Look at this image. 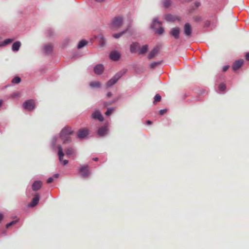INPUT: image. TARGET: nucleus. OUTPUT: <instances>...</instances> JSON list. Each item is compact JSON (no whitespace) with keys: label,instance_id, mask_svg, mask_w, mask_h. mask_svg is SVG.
I'll return each mask as SVG.
<instances>
[{"label":"nucleus","instance_id":"obj_8","mask_svg":"<svg viewBox=\"0 0 249 249\" xmlns=\"http://www.w3.org/2000/svg\"><path fill=\"white\" fill-rule=\"evenodd\" d=\"M183 31L184 34L187 37L189 38L191 37L192 32V29L191 26L189 23H187L184 25Z\"/></svg>","mask_w":249,"mask_h":249},{"label":"nucleus","instance_id":"obj_26","mask_svg":"<svg viewBox=\"0 0 249 249\" xmlns=\"http://www.w3.org/2000/svg\"><path fill=\"white\" fill-rule=\"evenodd\" d=\"M21 82V79L18 76H16L11 81V82L13 84H18Z\"/></svg>","mask_w":249,"mask_h":249},{"label":"nucleus","instance_id":"obj_24","mask_svg":"<svg viewBox=\"0 0 249 249\" xmlns=\"http://www.w3.org/2000/svg\"><path fill=\"white\" fill-rule=\"evenodd\" d=\"M60 138L63 141L64 143H69L71 142L70 135H66L64 138L63 137H60Z\"/></svg>","mask_w":249,"mask_h":249},{"label":"nucleus","instance_id":"obj_4","mask_svg":"<svg viewBox=\"0 0 249 249\" xmlns=\"http://www.w3.org/2000/svg\"><path fill=\"white\" fill-rule=\"evenodd\" d=\"M123 73L122 72L120 71L119 72H118L116 73L113 78L110 79L107 84V87H110L113 85H114L117 81L123 75Z\"/></svg>","mask_w":249,"mask_h":249},{"label":"nucleus","instance_id":"obj_39","mask_svg":"<svg viewBox=\"0 0 249 249\" xmlns=\"http://www.w3.org/2000/svg\"><path fill=\"white\" fill-rule=\"evenodd\" d=\"M19 95V93L18 92H16V93H14L12 94V96L13 97V98H15L16 97H18Z\"/></svg>","mask_w":249,"mask_h":249},{"label":"nucleus","instance_id":"obj_14","mask_svg":"<svg viewBox=\"0 0 249 249\" xmlns=\"http://www.w3.org/2000/svg\"><path fill=\"white\" fill-rule=\"evenodd\" d=\"M110 58L114 61H117L120 57V54L119 52L114 51L110 53L109 55Z\"/></svg>","mask_w":249,"mask_h":249},{"label":"nucleus","instance_id":"obj_18","mask_svg":"<svg viewBox=\"0 0 249 249\" xmlns=\"http://www.w3.org/2000/svg\"><path fill=\"white\" fill-rule=\"evenodd\" d=\"M140 49V46L138 43L134 42L130 45V52L135 53Z\"/></svg>","mask_w":249,"mask_h":249},{"label":"nucleus","instance_id":"obj_32","mask_svg":"<svg viewBox=\"0 0 249 249\" xmlns=\"http://www.w3.org/2000/svg\"><path fill=\"white\" fill-rule=\"evenodd\" d=\"M161 99V96H160V95L159 94H157L155 96V97H154V103L160 101Z\"/></svg>","mask_w":249,"mask_h":249},{"label":"nucleus","instance_id":"obj_19","mask_svg":"<svg viewBox=\"0 0 249 249\" xmlns=\"http://www.w3.org/2000/svg\"><path fill=\"white\" fill-rule=\"evenodd\" d=\"M65 152L67 156H75V151L72 147H68L65 149Z\"/></svg>","mask_w":249,"mask_h":249},{"label":"nucleus","instance_id":"obj_45","mask_svg":"<svg viewBox=\"0 0 249 249\" xmlns=\"http://www.w3.org/2000/svg\"><path fill=\"white\" fill-rule=\"evenodd\" d=\"M107 96L108 97H110V96H112V93H111V92H108V93H107Z\"/></svg>","mask_w":249,"mask_h":249},{"label":"nucleus","instance_id":"obj_20","mask_svg":"<svg viewBox=\"0 0 249 249\" xmlns=\"http://www.w3.org/2000/svg\"><path fill=\"white\" fill-rule=\"evenodd\" d=\"M20 46L21 43L19 41H16L14 42L12 45V50L14 52L18 51Z\"/></svg>","mask_w":249,"mask_h":249},{"label":"nucleus","instance_id":"obj_28","mask_svg":"<svg viewBox=\"0 0 249 249\" xmlns=\"http://www.w3.org/2000/svg\"><path fill=\"white\" fill-rule=\"evenodd\" d=\"M87 43V42L85 40H81L77 46V47L78 49L82 48L84 46H85Z\"/></svg>","mask_w":249,"mask_h":249},{"label":"nucleus","instance_id":"obj_46","mask_svg":"<svg viewBox=\"0 0 249 249\" xmlns=\"http://www.w3.org/2000/svg\"><path fill=\"white\" fill-rule=\"evenodd\" d=\"M3 217V215L1 213H0V222L2 220Z\"/></svg>","mask_w":249,"mask_h":249},{"label":"nucleus","instance_id":"obj_37","mask_svg":"<svg viewBox=\"0 0 249 249\" xmlns=\"http://www.w3.org/2000/svg\"><path fill=\"white\" fill-rule=\"evenodd\" d=\"M166 112H167V110L166 109H161V110H160V114L161 115H162L163 114H164Z\"/></svg>","mask_w":249,"mask_h":249},{"label":"nucleus","instance_id":"obj_25","mask_svg":"<svg viewBox=\"0 0 249 249\" xmlns=\"http://www.w3.org/2000/svg\"><path fill=\"white\" fill-rule=\"evenodd\" d=\"M158 53V50L156 48L153 49L148 54V58L151 59Z\"/></svg>","mask_w":249,"mask_h":249},{"label":"nucleus","instance_id":"obj_22","mask_svg":"<svg viewBox=\"0 0 249 249\" xmlns=\"http://www.w3.org/2000/svg\"><path fill=\"white\" fill-rule=\"evenodd\" d=\"M53 46L51 44H48L44 46V50L46 53H49L52 52Z\"/></svg>","mask_w":249,"mask_h":249},{"label":"nucleus","instance_id":"obj_49","mask_svg":"<svg viewBox=\"0 0 249 249\" xmlns=\"http://www.w3.org/2000/svg\"><path fill=\"white\" fill-rule=\"evenodd\" d=\"M90 86L91 87H93V82H91L90 83Z\"/></svg>","mask_w":249,"mask_h":249},{"label":"nucleus","instance_id":"obj_1","mask_svg":"<svg viewBox=\"0 0 249 249\" xmlns=\"http://www.w3.org/2000/svg\"><path fill=\"white\" fill-rule=\"evenodd\" d=\"M123 23L124 18L121 16H118L112 19L110 27L112 30H117L122 27Z\"/></svg>","mask_w":249,"mask_h":249},{"label":"nucleus","instance_id":"obj_15","mask_svg":"<svg viewBox=\"0 0 249 249\" xmlns=\"http://www.w3.org/2000/svg\"><path fill=\"white\" fill-rule=\"evenodd\" d=\"M104 70V67L102 64H98L94 67V73L97 74L102 73Z\"/></svg>","mask_w":249,"mask_h":249},{"label":"nucleus","instance_id":"obj_13","mask_svg":"<svg viewBox=\"0 0 249 249\" xmlns=\"http://www.w3.org/2000/svg\"><path fill=\"white\" fill-rule=\"evenodd\" d=\"M179 33H180V29L178 27L173 28L170 31L171 35L175 39L178 38Z\"/></svg>","mask_w":249,"mask_h":249},{"label":"nucleus","instance_id":"obj_34","mask_svg":"<svg viewBox=\"0 0 249 249\" xmlns=\"http://www.w3.org/2000/svg\"><path fill=\"white\" fill-rule=\"evenodd\" d=\"M160 63V62H153V63H152L150 65V67L151 69H154V68H155L157 66H158L159 64Z\"/></svg>","mask_w":249,"mask_h":249},{"label":"nucleus","instance_id":"obj_29","mask_svg":"<svg viewBox=\"0 0 249 249\" xmlns=\"http://www.w3.org/2000/svg\"><path fill=\"white\" fill-rule=\"evenodd\" d=\"M13 40H14L13 39H11V38L6 39L3 41L2 44L1 45H0V46H5L7 44H9L11 43Z\"/></svg>","mask_w":249,"mask_h":249},{"label":"nucleus","instance_id":"obj_47","mask_svg":"<svg viewBox=\"0 0 249 249\" xmlns=\"http://www.w3.org/2000/svg\"><path fill=\"white\" fill-rule=\"evenodd\" d=\"M58 177H59V174H56L53 175V177L56 178H58Z\"/></svg>","mask_w":249,"mask_h":249},{"label":"nucleus","instance_id":"obj_3","mask_svg":"<svg viewBox=\"0 0 249 249\" xmlns=\"http://www.w3.org/2000/svg\"><path fill=\"white\" fill-rule=\"evenodd\" d=\"M78 172L82 178H88L90 175L89 166L87 165L81 166L78 170Z\"/></svg>","mask_w":249,"mask_h":249},{"label":"nucleus","instance_id":"obj_9","mask_svg":"<svg viewBox=\"0 0 249 249\" xmlns=\"http://www.w3.org/2000/svg\"><path fill=\"white\" fill-rule=\"evenodd\" d=\"M89 134V130L87 128H82L78 130L77 132V137L82 139L85 138Z\"/></svg>","mask_w":249,"mask_h":249},{"label":"nucleus","instance_id":"obj_11","mask_svg":"<svg viewBox=\"0 0 249 249\" xmlns=\"http://www.w3.org/2000/svg\"><path fill=\"white\" fill-rule=\"evenodd\" d=\"M39 196L38 194H36L34 197L32 199L31 202L28 204L29 207H33L36 206L39 202Z\"/></svg>","mask_w":249,"mask_h":249},{"label":"nucleus","instance_id":"obj_10","mask_svg":"<svg viewBox=\"0 0 249 249\" xmlns=\"http://www.w3.org/2000/svg\"><path fill=\"white\" fill-rule=\"evenodd\" d=\"M244 60L243 59H239L235 61L232 66V68L234 71H236L238 70L240 68L242 67L243 64Z\"/></svg>","mask_w":249,"mask_h":249},{"label":"nucleus","instance_id":"obj_21","mask_svg":"<svg viewBox=\"0 0 249 249\" xmlns=\"http://www.w3.org/2000/svg\"><path fill=\"white\" fill-rule=\"evenodd\" d=\"M95 38L98 40L101 47H104L105 46V40L102 35H100L98 37H94V39Z\"/></svg>","mask_w":249,"mask_h":249},{"label":"nucleus","instance_id":"obj_17","mask_svg":"<svg viewBox=\"0 0 249 249\" xmlns=\"http://www.w3.org/2000/svg\"><path fill=\"white\" fill-rule=\"evenodd\" d=\"M94 119L98 120L100 122L104 121V118L100 111L94 110Z\"/></svg>","mask_w":249,"mask_h":249},{"label":"nucleus","instance_id":"obj_2","mask_svg":"<svg viewBox=\"0 0 249 249\" xmlns=\"http://www.w3.org/2000/svg\"><path fill=\"white\" fill-rule=\"evenodd\" d=\"M151 27L155 30V33L158 35H161L164 32L161 22L158 21L156 18L153 19Z\"/></svg>","mask_w":249,"mask_h":249},{"label":"nucleus","instance_id":"obj_41","mask_svg":"<svg viewBox=\"0 0 249 249\" xmlns=\"http://www.w3.org/2000/svg\"><path fill=\"white\" fill-rule=\"evenodd\" d=\"M195 20L196 21H200L201 20V18L200 17H197H197H196L195 18Z\"/></svg>","mask_w":249,"mask_h":249},{"label":"nucleus","instance_id":"obj_40","mask_svg":"<svg viewBox=\"0 0 249 249\" xmlns=\"http://www.w3.org/2000/svg\"><path fill=\"white\" fill-rule=\"evenodd\" d=\"M229 68V66L227 65V66H225L223 68V71L225 72L226 71H227L228 69Z\"/></svg>","mask_w":249,"mask_h":249},{"label":"nucleus","instance_id":"obj_33","mask_svg":"<svg viewBox=\"0 0 249 249\" xmlns=\"http://www.w3.org/2000/svg\"><path fill=\"white\" fill-rule=\"evenodd\" d=\"M226 89V85L224 84H221L219 86V89L221 91H224Z\"/></svg>","mask_w":249,"mask_h":249},{"label":"nucleus","instance_id":"obj_35","mask_svg":"<svg viewBox=\"0 0 249 249\" xmlns=\"http://www.w3.org/2000/svg\"><path fill=\"white\" fill-rule=\"evenodd\" d=\"M16 223V221H12L11 222L9 223H8L6 224V228H8L9 227H10L11 226L15 224V223Z\"/></svg>","mask_w":249,"mask_h":249},{"label":"nucleus","instance_id":"obj_6","mask_svg":"<svg viewBox=\"0 0 249 249\" xmlns=\"http://www.w3.org/2000/svg\"><path fill=\"white\" fill-rule=\"evenodd\" d=\"M58 156H59V160L61 162H62V164L63 165H65L68 163V160H63L64 154V153L63 151L62 147H61V145L58 146Z\"/></svg>","mask_w":249,"mask_h":249},{"label":"nucleus","instance_id":"obj_30","mask_svg":"<svg viewBox=\"0 0 249 249\" xmlns=\"http://www.w3.org/2000/svg\"><path fill=\"white\" fill-rule=\"evenodd\" d=\"M163 4L164 7L168 8L171 5L170 0H163Z\"/></svg>","mask_w":249,"mask_h":249},{"label":"nucleus","instance_id":"obj_36","mask_svg":"<svg viewBox=\"0 0 249 249\" xmlns=\"http://www.w3.org/2000/svg\"><path fill=\"white\" fill-rule=\"evenodd\" d=\"M101 83L98 81L94 82V88H99L100 87Z\"/></svg>","mask_w":249,"mask_h":249},{"label":"nucleus","instance_id":"obj_23","mask_svg":"<svg viewBox=\"0 0 249 249\" xmlns=\"http://www.w3.org/2000/svg\"><path fill=\"white\" fill-rule=\"evenodd\" d=\"M129 27L130 26H128V27L125 30H124V31H123L121 33L113 34V36L115 38H119L120 37H121L122 36H123L124 33H125L128 30Z\"/></svg>","mask_w":249,"mask_h":249},{"label":"nucleus","instance_id":"obj_5","mask_svg":"<svg viewBox=\"0 0 249 249\" xmlns=\"http://www.w3.org/2000/svg\"><path fill=\"white\" fill-rule=\"evenodd\" d=\"M23 107L25 109L32 110L35 108V104L33 100H29L23 103Z\"/></svg>","mask_w":249,"mask_h":249},{"label":"nucleus","instance_id":"obj_48","mask_svg":"<svg viewBox=\"0 0 249 249\" xmlns=\"http://www.w3.org/2000/svg\"><path fill=\"white\" fill-rule=\"evenodd\" d=\"M146 124H152V122L151 121L148 120V121H146Z\"/></svg>","mask_w":249,"mask_h":249},{"label":"nucleus","instance_id":"obj_43","mask_svg":"<svg viewBox=\"0 0 249 249\" xmlns=\"http://www.w3.org/2000/svg\"><path fill=\"white\" fill-rule=\"evenodd\" d=\"M111 104V103L105 102L104 103V107H107V106L110 105Z\"/></svg>","mask_w":249,"mask_h":249},{"label":"nucleus","instance_id":"obj_31","mask_svg":"<svg viewBox=\"0 0 249 249\" xmlns=\"http://www.w3.org/2000/svg\"><path fill=\"white\" fill-rule=\"evenodd\" d=\"M114 108H108L107 111L105 112V114L107 116H109L114 112Z\"/></svg>","mask_w":249,"mask_h":249},{"label":"nucleus","instance_id":"obj_38","mask_svg":"<svg viewBox=\"0 0 249 249\" xmlns=\"http://www.w3.org/2000/svg\"><path fill=\"white\" fill-rule=\"evenodd\" d=\"M53 180V178H52V177H51V178H49L47 180V182L48 183H52Z\"/></svg>","mask_w":249,"mask_h":249},{"label":"nucleus","instance_id":"obj_27","mask_svg":"<svg viewBox=\"0 0 249 249\" xmlns=\"http://www.w3.org/2000/svg\"><path fill=\"white\" fill-rule=\"evenodd\" d=\"M147 49H148V46L147 45H143L139 53V54H143L147 52Z\"/></svg>","mask_w":249,"mask_h":249},{"label":"nucleus","instance_id":"obj_50","mask_svg":"<svg viewBox=\"0 0 249 249\" xmlns=\"http://www.w3.org/2000/svg\"><path fill=\"white\" fill-rule=\"evenodd\" d=\"M2 101L0 100V107L1 106Z\"/></svg>","mask_w":249,"mask_h":249},{"label":"nucleus","instance_id":"obj_7","mask_svg":"<svg viewBox=\"0 0 249 249\" xmlns=\"http://www.w3.org/2000/svg\"><path fill=\"white\" fill-rule=\"evenodd\" d=\"M73 133V131L72 129L70 126H66L61 131L60 134V137H63L64 138V137L66 135H71Z\"/></svg>","mask_w":249,"mask_h":249},{"label":"nucleus","instance_id":"obj_44","mask_svg":"<svg viewBox=\"0 0 249 249\" xmlns=\"http://www.w3.org/2000/svg\"><path fill=\"white\" fill-rule=\"evenodd\" d=\"M200 2H195V5L196 6V7H198V6H200Z\"/></svg>","mask_w":249,"mask_h":249},{"label":"nucleus","instance_id":"obj_16","mask_svg":"<svg viewBox=\"0 0 249 249\" xmlns=\"http://www.w3.org/2000/svg\"><path fill=\"white\" fill-rule=\"evenodd\" d=\"M42 185V183L40 181H35L32 185V189L34 191H36L39 190Z\"/></svg>","mask_w":249,"mask_h":249},{"label":"nucleus","instance_id":"obj_52","mask_svg":"<svg viewBox=\"0 0 249 249\" xmlns=\"http://www.w3.org/2000/svg\"><path fill=\"white\" fill-rule=\"evenodd\" d=\"M91 117H93V113L91 114Z\"/></svg>","mask_w":249,"mask_h":249},{"label":"nucleus","instance_id":"obj_53","mask_svg":"<svg viewBox=\"0 0 249 249\" xmlns=\"http://www.w3.org/2000/svg\"><path fill=\"white\" fill-rule=\"evenodd\" d=\"M170 16H167V18H169Z\"/></svg>","mask_w":249,"mask_h":249},{"label":"nucleus","instance_id":"obj_51","mask_svg":"<svg viewBox=\"0 0 249 249\" xmlns=\"http://www.w3.org/2000/svg\"><path fill=\"white\" fill-rule=\"evenodd\" d=\"M97 160H98V159L94 158V161H97Z\"/></svg>","mask_w":249,"mask_h":249},{"label":"nucleus","instance_id":"obj_12","mask_svg":"<svg viewBox=\"0 0 249 249\" xmlns=\"http://www.w3.org/2000/svg\"><path fill=\"white\" fill-rule=\"evenodd\" d=\"M108 131L107 125L102 126L98 129V134L100 136H105Z\"/></svg>","mask_w":249,"mask_h":249},{"label":"nucleus","instance_id":"obj_42","mask_svg":"<svg viewBox=\"0 0 249 249\" xmlns=\"http://www.w3.org/2000/svg\"><path fill=\"white\" fill-rule=\"evenodd\" d=\"M246 59L249 61V53H247L245 55Z\"/></svg>","mask_w":249,"mask_h":249}]
</instances>
